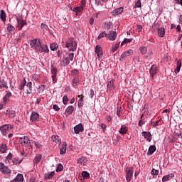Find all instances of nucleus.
<instances>
[{"instance_id":"f257e3e1","label":"nucleus","mask_w":182,"mask_h":182,"mask_svg":"<svg viewBox=\"0 0 182 182\" xmlns=\"http://www.w3.org/2000/svg\"><path fill=\"white\" fill-rule=\"evenodd\" d=\"M66 48L71 52H75L77 49V43L73 38H70L66 42Z\"/></svg>"},{"instance_id":"f03ea898","label":"nucleus","mask_w":182,"mask_h":182,"mask_svg":"<svg viewBox=\"0 0 182 182\" xmlns=\"http://www.w3.org/2000/svg\"><path fill=\"white\" fill-rule=\"evenodd\" d=\"M133 173H134V168L133 167H127L126 169V180L127 182L132 181L133 178Z\"/></svg>"},{"instance_id":"7ed1b4c3","label":"nucleus","mask_w":182,"mask_h":182,"mask_svg":"<svg viewBox=\"0 0 182 182\" xmlns=\"http://www.w3.org/2000/svg\"><path fill=\"white\" fill-rule=\"evenodd\" d=\"M0 172L2 173V174H11L12 171L9 166H5V164L0 162Z\"/></svg>"},{"instance_id":"20e7f679","label":"nucleus","mask_w":182,"mask_h":182,"mask_svg":"<svg viewBox=\"0 0 182 182\" xmlns=\"http://www.w3.org/2000/svg\"><path fill=\"white\" fill-rule=\"evenodd\" d=\"M50 73L52 74L51 77H52V80L53 82V83H56L58 79H57V76H58V68L54 66V65H51L50 67Z\"/></svg>"},{"instance_id":"39448f33","label":"nucleus","mask_w":182,"mask_h":182,"mask_svg":"<svg viewBox=\"0 0 182 182\" xmlns=\"http://www.w3.org/2000/svg\"><path fill=\"white\" fill-rule=\"evenodd\" d=\"M31 48L35 50H38L41 46V40L34 39L31 41L30 43Z\"/></svg>"},{"instance_id":"423d86ee","label":"nucleus","mask_w":182,"mask_h":182,"mask_svg":"<svg viewBox=\"0 0 182 182\" xmlns=\"http://www.w3.org/2000/svg\"><path fill=\"white\" fill-rule=\"evenodd\" d=\"M16 21H17V28L19 29V31H22V28H23L25 25H28V23H26V21L23 20L22 17H17Z\"/></svg>"},{"instance_id":"0eeeda50","label":"nucleus","mask_w":182,"mask_h":182,"mask_svg":"<svg viewBox=\"0 0 182 182\" xmlns=\"http://www.w3.org/2000/svg\"><path fill=\"white\" fill-rule=\"evenodd\" d=\"M20 143L22 146H31V140L29 139V137L28 136H23L22 137L19 138Z\"/></svg>"},{"instance_id":"6e6552de","label":"nucleus","mask_w":182,"mask_h":182,"mask_svg":"<svg viewBox=\"0 0 182 182\" xmlns=\"http://www.w3.org/2000/svg\"><path fill=\"white\" fill-rule=\"evenodd\" d=\"M134 53V52L132 49L125 51L122 55H121V57L119 58L120 62L126 60V58L132 56V55H133Z\"/></svg>"},{"instance_id":"1a4fd4ad","label":"nucleus","mask_w":182,"mask_h":182,"mask_svg":"<svg viewBox=\"0 0 182 182\" xmlns=\"http://www.w3.org/2000/svg\"><path fill=\"white\" fill-rule=\"evenodd\" d=\"M30 122H32V123H36V122H39V113L32 112L30 117Z\"/></svg>"},{"instance_id":"9d476101","label":"nucleus","mask_w":182,"mask_h":182,"mask_svg":"<svg viewBox=\"0 0 182 182\" xmlns=\"http://www.w3.org/2000/svg\"><path fill=\"white\" fill-rule=\"evenodd\" d=\"M38 52H40V53H49V47H48V45H45V44H41L40 47L38 48Z\"/></svg>"},{"instance_id":"9b49d317","label":"nucleus","mask_w":182,"mask_h":182,"mask_svg":"<svg viewBox=\"0 0 182 182\" xmlns=\"http://www.w3.org/2000/svg\"><path fill=\"white\" fill-rule=\"evenodd\" d=\"M9 127H11V124L0 126V132L3 136H6V132L9 130Z\"/></svg>"},{"instance_id":"f8f14e48","label":"nucleus","mask_w":182,"mask_h":182,"mask_svg":"<svg viewBox=\"0 0 182 182\" xmlns=\"http://www.w3.org/2000/svg\"><path fill=\"white\" fill-rule=\"evenodd\" d=\"M84 128L82 123L78 124L74 127V132L75 134H79V133L83 132Z\"/></svg>"},{"instance_id":"ddd939ff","label":"nucleus","mask_w":182,"mask_h":182,"mask_svg":"<svg viewBox=\"0 0 182 182\" xmlns=\"http://www.w3.org/2000/svg\"><path fill=\"white\" fill-rule=\"evenodd\" d=\"M10 97H12V92H11V91H6V95L3 97V102L4 103V105H6V103H8Z\"/></svg>"},{"instance_id":"4468645a","label":"nucleus","mask_w":182,"mask_h":182,"mask_svg":"<svg viewBox=\"0 0 182 182\" xmlns=\"http://www.w3.org/2000/svg\"><path fill=\"white\" fill-rule=\"evenodd\" d=\"M107 37L109 41H116L117 33H116V31H109Z\"/></svg>"},{"instance_id":"2eb2a0df","label":"nucleus","mask_w":182,"mask_h":182,"mask_svg":"<svg viewBox=\"0 0 182 182\" xmlns=\"http://www.w3.org/2000/svg\"><path fill=\"white\" fill-rule=\"evenodd\" d=\"M142 136L143 137H144V139H146V141H149L150 143V141H151V133H150V132H146L144 131L142 132Z\"/></svg>"},{"instance_id":"dca6fc26","label":"nucleus","mask_w":182,"mask_h":182,"mask_svg":"<svg viewBox=\"0 0 182 182\" xmlns=\"http://www.w3.org/2000/svg\"><path fill=\"white\" fill-rule=\"evenodd\" d=\"M123 11H124L123 7H119L117 9H114L112 12V16H117V15H122V14H123Z\"/></svg>"},{"instance_id":"f3484780","label":"nucleus","mask_w":182,"mask_h":182,"mask_svg":"<svg viewBox=\"0 0 182 182\" xmlns=\"http://www.w3.org/2000/svg\"><path fill=\"white\" fill-rule=\"evenodd\" d=\"M23 175L18 173L15 178L11 180L10 182H23Z\"/></svg>"},{"instance_id":"a211bd4d","label":"nucleus","mask_w":182,"mask_h":182,"mask_svg":"<svg viewBox=\"0 0 182 182\" xmlns=\"http://www.w3.org/2000/svg\"><path fill=\"white\" fill-rule=\"evenodd\" d=\"M95 52L97 54V58H101V56L103 55V53L102 52V47H100V46H96Z\"/></svg>"},{"instance_id":"6ab92c4d","label":"nucleus","mask_w":182,"mask_h":182,"mask_svg":"<svg viewBox=\"0 0 182 182\" xmlns=\"http://www.w3.org/2000/svg\"><path fill=\"white\" fill-rule=\"evenodd\" d=\"M77 164H81V166H86V164H87V159H86L85 156H81L77 160Z\"/></svg>"},{"instance_id":"aec40b11","label":"nucleus","mask_w":182,"mask_h":182,"mask_svg":"<svg viewBox=\"0 0 182 182\" xmlns=\"http://www.w3.org/2000/svg\"><path fill=\"white\" fill-rule=\"evenodd\" d=\"M150 72V75L151 77H154V75L157 73V65H153L149 70Z\"/></svg>"},{"instance_id":"412c9836","label":"nucleus","mask_w":182,"mask_h":182,"mask_svg":"<svg viewBox=\"0 0 182 182\" xmlns=\"http://www.w3.org/2000/svg\"><path fill=\"white\" fill-rule=\"evenodd\" d=\"M67 149H68V144L66 142H63L62 147L60 149V154L61 155L65 154Z\"/></svg>"},{"instance_id":"4be33fe9","label":"nucleus","mask_w":182,"mask_h":182,"mask_svg":"<svg viewBox=\"0 0 182 182\" xmlns=\"http://www.w3.org/2000/svg\"><path fill=\"white\" fill-rule=\"evenodd\" d=\"M129 131V127H126V125H122L121 128L119 129V133L120 134H126L127 132Z\"/></svg>"},{"instance_id":"5701e85b","label":"nucleus","mask_w":182,"mask_h":182,"mask_svg":"<svg viewBox=\"0 0 182 182\" xmlns=\"http://www.w3.org/2000/svg\"><path fill=\"white\" fill-rule=\"evenodd\" d=\"M107 89L109 90H114V80H109L107 85Z\"/></svg>"},{"instance_id":"b1692460","label":"nucleus","mask_w":182,"mask_h":182,"mask_svg":"<svg viewBox=\"0 0 182 182\" xmlns=\"http://www.w3.org/2000/svg\"><path fill=\"white\" fill-rule=\"evenodd\" d=\"M0 89H8V82L1 78H0Z\"/></svg>"},{"instance_id":"393cba45","label":"nucleus","mask_w":182,"mask_h":182,"mask_svg":"<svg viewBox=\"0 0 182 182\" xmlns=\"http://www.w3.org/2000/svg\"><path fill=\"white\" fill-rule=\"evenodd\" d=\"M173 177H174V174L173 173H169L166 176H164L162 178V181L163 182L168 181L171 180L173 178Z\"/></svg>"},{"instance_id":"a878e982","label":"nucleus","mask_w":182,"mask_h":182,"mask_svg":"<svg viewBox=\"0 0 182 182\" xmlns=\"http://www.w3.org/2000/svg\"><path fill=\"white\" fill-rule=\"evenodd\" d=\"M7 31L10 35H12L15 32V27L11 23L7 24Z\"/></svg>"},{"instance_id":"bb28decb","label":"nucleus","mask_w":182,"mask_h":182,"mask_svg":"<svg viewBox=\"0 0 182 182\" xmlns=\"http://www.w3.org/2000/svg\"><path fill=\"white\" fill-rule=\"evenodd\" d=\"M41 160H42V154H38L37 155H36L34 159H33V164H38Z\"/></svg>"},{"instance_id":"cd10ccee","label":"nucleus","mask_w":182,"mask_h":182,"mask_svg":"<svg viewBox=\"0 0 182 182\" xmlns=\"http://www.w3.org/2000/svg\"><path fill=\"white\" fill-rule=\"evenodd\" d=\"M26 87H27V90H26V93L27 95H31V93H32V82H28L27 84H26Z\"/></svg>"},{"instance_id":"c85d7f7f","label":"nucleus","mask_w":182,"mask_h":182,"mask_svg":"<svg viewBox=\"0 0 182 182\" xmlns=\"http://www.w3.org/2000/svg\"><path fill=\"white\" fill-rule=\"evenodd\" d=\"M12 157H13L12 153H9L6 157L5 163L9 164H12Z\"/></svg>"},{"instance_id":"c756f323","label":"nucleus","mask_w":182,"mask_h":182,"mask_svg":"<svg viewBox=\"0 0 182 182\" xmlns=\"http://www.w3.org/2000/svg\"><path fill=\"white\" fill-rule=\"evenodd\" d=\"M158 35L159 38H164V35H166V31L164 30V28H158Z\"/></svg>"},{"instance_id":"7c9ffc66","label":"nucleus","mask_w":182,"mask_h":182,"mask_svg":"<svg viewBox=\"0 0 182 182\" xmlns=\"http://www.w3.org/2000/svg\"><path fill=\"white\" fill-rule=\"evenodd\" d=\"M51 139H52L53 141L56 143V144H60V137H59V136H58V135H53L51 136Z\"/></svg>"},{"instance_id":"2f4dec72","label":"nucleus","mask_w":182,"mask_h":182,"mask_svg":"<svg viewBox=\"0 0 182 182\" xmlns=\"http://www.w3.org/2000/svg\"><path fill=\"white\" fill-rule=\"evenodd\" d=\"M75 110V107L73 106L70 105L66 109H65V113L68 115L70 116L73 113V111Z\"/></svg>"},{"instance_id":"473e14b6","label":"nucleus","mask_w":182,"mask_h":182,"mask_svg":"<svg viewBox=\"0 0 182 182\" xmlns=\"http://www.w3.org/2000/svg\"><path fill=\"white\" fill-rule=\"evenodd\" d=\"M156 146H150L147 152L148 156H151V154H153V153H154V151H156Z\"/></svg>"},{"instance_id":"72a5a7b5","label":"nucleus","mask_w":182,"mask_h":182,"mask_svg":"<svg viewBox=\"0 0 182 182\" xmlns=\"http://www.w3.org/2000/svg\"><path fill=\"white\" fill-rule=\"evenodd\" d=\"M77 85H79V77L73 78V80H72V86H73V87L76 89V87H77Z\"/></svg>"},{"instance_id":"f704fd0d","label":"nucleus","mask_w":182,"mask_h":182,"mask_svg":"<svg viewBox=\"0 0 182 182\" xmlns=\"http://www.w3.org/2000/svg\"><path fill=\"white\" fill-rule=\"evenodd\" d=\"M0 19H1L3 22H5V21H6V14L4 10H1L0 11Z\"/></svg>"},{"instance_id":"c9c22d12","label":"nucleus","mask_w":182,"mask_h":182,"mask_svg":"<svg viewBox=\"0 0 182 182\" xmlns=\"http://www.w3.org/2000/svg\"><path fill=\"white\" fill-rule=\"evenodd\" d=\"M8 150L6 144H1L0 145V153H5Z\"/></svg>"},{"instance_id":"e433bc0d","label":"nucleus","mask_w":182,"mask_h":182,"mask_svg":"<svg viewBox=\"0 0 182 182\" xmlns=\"http://www.w3.org/2000/svg\"><path fill=\"white\" fill-rule=\"evenodd\" d=\"M73 11L76 14V15H77V14H80V12H83L84 9H82L80 6H77V7H74Z\"/></svg>"},{"instance_id":"4c0bfd02","label":"nucleus","mask_w":182,"mask_h":182,"mask_svg":"<svg viewBox=\"0 0 182 182\" xmlns=\"http://www.w3.org/2000/svg\"><path fill=\"white\" fill-rule=\"evenodd\" d=\"M71 76H73V78H77V75H79V70L74 69L70 71Z\"/></svg>"},{"instance_id":"58836bf2","label":"nucleus","mask_w":182,"mask_h":182,"mask_svg":"<svg viewBox=\"0 0 182 182\" xmlns=\"http://www.w3.org/2000/svg\"><path fill=\"white\" fill-rule=\"evenodd\" d=\"M180 69H181V60H177L175 73H178L180 72Z\"/></svg>"},{"instance_id":"ea45409f","label":"nucleus","mask_w":182,"mask_h":182,"mask_svg":"<svg viewBox=\"0 0 182 182\" xmlns=\"http://www.w3.org/2000/svg\"><path fill=\"white\" fill-rule=\"evenodd\" d=\"M139 50L141 55H146V53H147V47L141 46L139 48Z\"/></svg>"},{"instance_id":"a19ab883","label":"nucleus","mask_w":182,"mask_h":182,"mask_svg":"<svg viewBox=\"0 0 182 182\" xmlns=\"http://www.w3.org/2000/svg\"><path fill=\"white\" fill-rule=\"evenodd\" d=\"M26 85V79L23 78V80L21 84L19 85L18 89L19 90H24L25 86Z\"/></svg>"},{"instance_id":"79ce46f5","label":"nucleus","mask_w":182,"mask_h":182,"mask_svg":"<svg viewBox=\"0 0 182 182\" xmlns=\"http://www.w3.org/2000/svg\"><path fill=\"white\" fill-rule=\"evenodd\" d=\"M161 122V119H160L156 122H151V126H153V127H157V126H161V123H160Z\"/></svg>"},{"instance_id":"37998d69","label":"nucleus","mask_w":182,"mask_h":182,"mask_svg":"<svg viewBox=\"0 0 182 182\" xmlns=\"http://www.w3.org/2000/svg\"><path fill=\"white\" fill-rule=\"evenodd\" d=\"M61 63H63V65L64 66H66V65H69V63H70V62L69 61V58L64 57V58L61 60Z\"/></svg>"},{"instance_id":"c03bdc74","label":"nucleus","mask_w":182,"mask_h":182,"mask_svg":"<svg viewBox=\"0 0 182 182\" xmlns=\"http://www.w3.org/2000/svg\"><path fill=\"white\" fill-rule=\"evenodd\" d=\"M50 50H58V43H53L52 44L50 45Z\"/></svg>"},{"instance_id":"a18cd8bd","label":"nucleus","mask_w":182,"mask_h":182,"mask_svg":"<svg viewBox=\"0 0 182 182\" xmlns=\"http://www.w3.org/2000/svg\"><path fill=\"white\" fill-rule=\"evenodd\" d=\"M102 38H107V33L106 31H102V33H100V35L97 37V40L102 39Z\"/></svg>"},{"instance_id":"49530a36","label":"nucleus","mask_w":182,"mask_h":182,"mask_svg":"<svg viewBox=\"0 0 182 182\" xmlns=\"http://www.w3.org/2000/svg\"><path fill=\"white\" fill-rule=\"evenodd\" d=\"M120 46V43H117L115 45H113L112 47V52H116V50H117V49H119Z\"/></svg>"},{"instance_id":"de8ad7c7","label":"nucleus","mask_w":182,"mask_h":182,"mask_svg":"<svg viewBox=\"0 0 182 182\" xmlns=\"http://www.w3.org/2000/svg\"><path fill=\"white\" fill-rule=\"evenodd\" d=\"M85 98V96H82L80 100L77 102V106L78 107H82L83 106V99Z\"/></svg>"},{"instance_id":"09e8293b","label":"nucleus","mask_w":182,"mask_h":182,"mask_svg":"<svg viewBox=\"0 0 182 182\" xmlns=\"http://www.w3.org/2000/svg\"><path fill=\"white\" fill-rule=\"evenodd\" d=\"M82 176L84 178H90V174L86 171H82Z\"/></svg>"},{"instance_id":"8fccbe9b","label":"nucleus","mask_w":182,"mask_h":182,"mask_svg":"<svg viewBox=\"0 0 182 182\" xmlns=\"http://www.w3.org/2000/svg\"><path fill=\"white\" fill-rule=\"evenodd\" d=\"M16 117V112L14 110H11L9 114V117L10 119H14Z\"/></svg>"},{"instance_id":"3c124183","label":"nucleus","mask_w":182,"mask_h":182,"mask_svg":"<svg viewBox=\"0 0 182 182\" xmlns=\"http://www.w3.org/2000/svg\"><path fill=\"white\" fill-rule=\"evenodd\" d=\"M132 41H133L132 38H124V41L121 43V46H123V45H124V43H130V42H132Z\"/></svg>"},{"instance_id":"603ef678","label":"nucleus","mask_w":182,"mask_h":182,"mask_svg":"<svg viewBox=\"0 0 182 182\" xmlns=\"http://www.w3.org/2000/svg\"><path fill=\"white\" fill-rule=\"evenodd\" d=\"M67 58H68L69 62L73 61V58H75V53H69L68 57H67Z\"/></svg>"},{"instance_id":"864d4df0","label":"nucleus","mask_w":182,"mask_h":182,"mask_svg":"<svg viewBox=\"0 0 182 182\" xmlns=\"http://www.w3.org/2000/svg\"><path fill=\"white\" fill-rule=\"evenodd\" d=\"M41 28L42 31H49V27H48V25L42 23L41 25Z\"/></svg>"},{"instance_id":"5fc2aeb1","label":"nucleus","mask_w":182,"mask_h":182,"mask_svg":"<svg viewBox=\"0 0 182 182\" xmlns=\"http://www.w3.org/2000/svg\"><path fill=\"white\" fill-rule=\"evenodd\" d=\"M53 176H55V173L54 172H50V173L46 174L45 177H46V178L50 179V178H52V177H53Z\"/></svg>"},{"instance_id":"6e6d98bb","label":"nucleus","mask_w":182,"mask_h":182,"mask_svg":"<svg viewBox=\"0 0 182 182\" xmlns=\"http://www.w3.org/2000/svg\"><path fill=\"white\" fill-rule=\"evenodd\" d=\"M86 6V0H81L80 7H81L82 9H85Z\"/></svg>"},{"instance_id":"4d7b16f0","label":"nucleus","mask_w":182,"mask_h":182,"mask_svg":"<svg viewBox=\"0 0 182 182\" xmlns=\"http://www.w3.org/2000/svg\"><path fill=\"white\" fill-rule=\"evenodd\" d=\"M33 143L36 149H42V144L39 141H34Z\"/></svg>"},{"instance_id":"13d9d810","label":"nucleus","mask_w":182,"mask_h":182,"mask_svg":"<svg viewBox=\"0 0 182 182\" xmlns=\"http://www.w3.org/2000/svg\"><path fill=\"white\" fill-rule=\"evenodd\" d=\"M151 174H152V176H158L159 175V170L152 168V170L151 171Z\"/></svg>"},{"instance_id":"bf43d9fd","label":"nucleus","mask_w":182,"mask_h":182,"mask_svg":"<svg viewBox=\"0 0 182 182\" xmlns=\"http://www.w3.org/2000/svg\"><path fill=\"white\" fill-rule=\"evenodd\" d=\"M134 8H141V1L140 0H138L135 4Z\"/></svg>"},{"instance_id":"052dcab7","label":"nucleus","mask_w":182,"mask_h":182,"mask_svg":"<svg viewBox=\"0 0 182 182\" xmlns=\"http://www.w3.org/2000/svg\"><path fill=\"white\" fill-rule=\"evenodd\" d=\"M62 170H63V165L59 164L56 168V171L59 172V171H62Z\"/></svg>"},{"instance_id":"680f3d73","label":"nucleus","mask_w":182,"mask_h":182,"mask_svg":"<svg viewBox=\"0 0 182 182\" xmlns=\"http://www.w3.org/2000/svg\"><path fill=\"white\" fill-rule=\"evenodd\" d=\"M11 164H21V161L19 159L15 158L14 160L11 161Z\"/></svg>"},{"instance_id":"e2e57ef3","label":"nucleus","mask_w":182,"mask_h":182,"mask_svg":"<svg viewBox=\"0 0 182 182\" xmlns=\"http://www.w3.org/2000/svg\"><path fill=\"white\" fill-rule=\"evenodd\" d=\"M68 102H69V99L68 98V96H64L63 97V105H68Z\"/></svg>"},{"instance_id":"0e129e2a","label":"nucleus","mask_w":182,"mask_h":182,"mask_svg":"<svg viewBox=\"0 0 182 182\" xmlns=\"http://www.w3.org/2000/svg\"><path fill=\"white\" fill-rule=\"evenodd\" d=\"M32 80L38 81L39 80V76L38 75L33 74L31 75Z\"/></svg>"},{"instance_id":"69168bd1","label":"nucleus","mask_w":182,"mask_h":182,"mask_svg":"<svg viewBox=\"0 0 182 182\" xmlns=\"http://www.w3.org/2000/svg\"><path fill=\"white\" fill-rule=\"evenodd\" d=\"M121 112H122V107L117 108V116H118V117H120V116H122V114H120Z\"/></svg>"},{"instance_id":"338daca9","label":"nucleus","mask_w":182,"mask_h":182,"mask_svg":"<svg viewBox=\"0 0 182 182\" xmlns=\"http://www.w3.org/2000/svg\"><path fill=\"white\" fill-rule=\"evenodd\" d=\"M89 96H90V99H93V96H95V91L91 89L90 90Z\"/></svg>"},{"instance_id":"774afa93","label":"nucleus","mask_w":182,"mask_h":182,"mask_svg":"<svg viewBox=\"0 0 182 182\" xmlns=\"http://www.w3.org/2000/svg\"><path fill=\"white\" fill-rule=\"evenodd\" d=\"M175 4L181 5L182 6V0H174Z\"/></svg>"}]
</instances>
